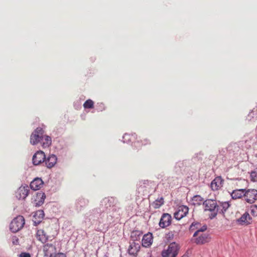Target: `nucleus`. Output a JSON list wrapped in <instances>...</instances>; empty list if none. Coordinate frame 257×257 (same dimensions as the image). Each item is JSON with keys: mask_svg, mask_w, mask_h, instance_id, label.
I'll list each match as a JSON object with an SVG mask.
<instances>
[{"mask_svg": "<svg viewBox=\"0 0 257 257\" xmlns=\"http://www.w3.org/2000/svg\"><path fill=\"white\" fill-rule=\"evenodd\" d=\"M251 113H250L249 114V116L251 115Z\"/></svg>", "mask_w": 257, "mask_h": 257, "instance_id": "nucleus-33", "label": "nucleus"}, {"mask_svg": "<svg viewBox=\"0 0 257 257\" xmlns=\"http://www.w3.org/2000/svg\"><path fill=\"white\" fill-rule=\"evenodd\" d=\"M205 210L211 212L210 217L212 219L216 216L218 211L219 206L216 201L212 199H207L203 202Z\"/></svg>", "mask_w": 257, "mask_h": 257, "instance_id": "nucleus-3", "label": "nucleus"}, {"mask_svg": "<svg viewBox=\"0 0 257 257\" xmlns=\"http://www.w3.org/2000/svg\"><path fill=\"white\" fill-rule=\"evenodd\" d=\"M57 233L56 230L53 231L52 228L48 227L46 230L39 229L37 230L36 237L37 239L42 243L46 242L48 240H52L54 239Z\"/></svg>", "mask_w": 257, "mask_h": 257, "instance_id": "nucleus-1", "label": "nucleus"}, {"mask_svg": "<svg viewBox=\"0 0 257 257\" xmlns=\"http://www.w3.org/2000/svg\"><path fill=\"white\" fill-rule=\"evenodd\" d=\"M44 131L41 127H37L33 132L30 137V143L33 145H36L43 141Z\"/></svg>", "mask_w": 257, "mask_h": 257, "instance_id": "nucleus-6", "label": "nucleus"}, {"mask_svg": "<svg viewBox=\"0 0 257 257\" xmlns=\"http://www.w3.org/2000/svg\"><path fill=\"white\" fill-rule=\"evenodd\" d=\"M43 180L41 178H37L31 182L30 187L34 190H38L43 186Z\"/></svg>", "mask_w": 257, "mask_h": 257, "instance_id": "nucleus-16", "label": "nucleus"}, {"mask_svg": "<svg viewBox=\"0 0 257 257\" xmlns=\"http://www.w3.org/2000/svg\"><path fill=\"white\" fill-rule=\"evenodd\" d=\"M20 257H31V255L29 253L22 252L20 255Z\"/></svg>", "mask_w": 257, "mask_h": 257, "instance_id": "nucleus-30", "label": "nucleus"}, {"mask_svg": "<svg viewBox=\"0 0 257 257\" xmlns=\"http://www.w3.org/2000/svg\"><path fill=\"white\" fill-rule=\"evenodd\" d=\"M256 197L257 191L255 190H248L245 192V200L247 202L250 204L253 203L254 201L256 200Z\"/></svg>", "mask_w": 257, "mask_h": 257, "instance_id": "nucleus-8", "label": "nucleus"}, {"mask_svg": "<svg viewBox=\"0 0 257 257\" xmlns=\"http://www.w3.org/2000/svg\"><path fill=\"white\" fill-rule=\"evenodd\" d=\"M57 157L54 155H50L47 159H45V164L47 168H51L54 166L57 162Z\"/></svg>", "mask_w": 257, "mask_h": 257, "instance_id": "nucleus-18", "label": "nucleus"}, {"mask_svg": "<svg viewBox=\"0 0 257 257\" xmlns=\"http://www.w3.org/2000/svg\"><path fill=\"white\" fill-rule=\"evenodd\" d=\"M55 257H66L65 254L63 253H59L55 255Z\"/></svg>", "mask_w": 257, "mask_h": 257, "instance_id": "nucleus-32", "label": "nucleus"}, {"mask_svg": "<svg viewBox=\"0 0 257 257\" xmlns=\"http://www.w3.org/2000/svg\"><path fill=\"white\" fill-rule=\"evenodd\" d=\"M140 245L139 243H137L135 242H133L130 245L128 249V252L129 254L136 255L138 252L140 250Z\"/></svg>", "mask_w": 257, "mask_h": 257, "instance_id": "nucleus-17", "label": "nucleus"}, {"mask_svg": "<svg viewBox=\"0 0 257 257\" xmlns=\"http://www.w3.org/2000/svg\"><path fill=\"white\" fill-rule=\"evenodd\" d=\"M25 221L23 216L19 215L15 217L10 224V230L13 232H17L24 226Z\"/></svg>", "mask_w": 257, "mask_h": 257, "instance_id": "nucleus-4", "label": "nucleus"}, {"mask_svg": "<svg viewBox=\"0 0 257 257\" xmlns=\"http://www.w3.org/2000/svg\"><path fill=\"white\" fill-rule=\"evenodd\" d=\"M39 196L41 197V200H40L41 201H39L40 203L39 204V205H40V203H41V204L43 203L44 199H45V194L44 193H40L39 194Z\"/></svg>", "mask_w": 257, "mask_h": 257, "instance_id": "nucleus-27", "label": "nucleus"}, {"mask_svg": "<svg viewBox=\"0 0 257 257\" xmlns=\"http://www.w3.org/2000/svg\"><path fill=\"white\" fill-rule=\"evenodd\" d=\"M198 225H199V223H192V224L190 226V230H193L194 229V227L195 226H198Z\"/></svg>", "mask_w": 257, "mask_h": 257, "instance_id": "nucleus-31", "label": "nucleus"}, {"mask_svg": "<svg viewBox=\"0 0 257 257\" xmlns=\"http://www.w3.org/2000/svg\"><path fill=\"white\" fill-rule=\"evenodd\" d=\"M230 204L227 202H224L221 203V205L218 208V210H220V213L224 214L227 209L229 207Z\"/></svg>", "mask_w": 257, "mask_h": 257, "instance_id": "nucleus-25", "label": "nucleus"}, {"mask_svg": "<svg viewBox=\"0 0 257 257\" xmlns=\"http://www.w3.org/2000/svg\"><path fill=\"white\" fill-rule=\"evenodd\" d=\"M44 217V212L42 210H39L37 211L34 215V218L35 219V222H40Z\"/></svg>", "mask_w": 257, "mask_h": 257, "instance_id": "nucleus-20", "label": "nucleus"}, {"mask_svg": "<svg viewBox=\"0 0 257 257\" xmlns=\"http://www.w3.org/2000/svg\"><path fill=\"white\" fill-rule=\"evenodd\" d=\"M207 229L206 225L203 226L200 229H198L193 234L194 241L197 244H203L209 242L211 238L209 234L203 233Z\"/></svg>", "mask_w": 257, "mask_h": 257, "instance_id": "nucleus-2", "label": "nucleus"}, {"mask_svg": "<svg viewBox=\"0 0 257 257\" xmlns=\"http://www.w3.org/2000/svg\"><path fill=\"white\" fill-rule=\"evenodd\" d=\"M164 203V200L163 197H161L160 198L157 199L155 201H154L152 204V206L155 209H158L161 206H162Z\"/></svg>", "mask_w": 257, "mask_h": 257, "instance_id": "nucleus-21", "label": "nucleus"}, {"mask_svg": "<svg viewBox=\"0 0 257 257\" xmlns=\"http://www.w3.org/2000/svg\"><path fill=\"white\" fill-rule=\"evenodd\" d=\"M251 180L255 182L256 181V173L255 172H252L250 174Z\"/></svg>", "mask_w": 257, "mask_h": 257, "instance_id": "nucleus-29", "label": "nucleus"}, {"mask_svg": "<svg viewBox=\"0 0 257 257\" xmlns=\"http://www.w3.org/2000/svg\"><path fill=\"white\" fill-rule=\"evenodd\" d=\"M179 246L178 243L173 242L171 243L167 250H164L162 252V257H176L179 250Z\"/></svg>", "mask_w": 257, "mask_h": 257, "instance_id": "nucleus-5", "label": "nucleus"}, {"mask_svg": "<svg viewBox=\"0 0 257 257\" xmlns=\"http://www.w3.org/2000/svg\"><path fill=\"white\" fill-rule=\"evenodd\" d=\"M115 201H116L114 200V199L112 197L110 198H105L103 200V202L105 203V205L106 206V208L111 207V205L113 206Z\"/></svg>", "mask_w": 257, "mask_h": 257, "instance_id": "nucleus-24", "label": "nucleus"}, {"mask_svg": "<svg viewBox=\"0 0 257 257\" xmlns=\"http://www.w3.org/2000/svg\"><path fill=\"white\" fill-rule=\"evenodd\" d=\"M171 222V216L168 213H164L161 217L159 225L162 228H165L170 225Z\"/></svg>", "mask_w": 257, "mask_h": 257, "instance_id": "nucleus-13", "label": "nucleus"}, {"mask_svg": "<svg viewBox=\"0 0 257 257\" xmlns=\"http://www.w3.org/2000/svg\"><path fill=\"white\" fill-rule=\"evenodd\" d=\"M245 192V191L244 189H237L233 191L231 195L233 199H238L241 198L243 196H244Z\"/></svg>", "mask_w": 257, "mask_h": 257, "instance_id": "nucleus-19", "label": "nucleus"}, {"mask_svg": "<svg viewBox=\"0 0 257 257\" xmlns=\"http://www.w3.org/2000/svg\"><path fill=\"white\" fill-rule=\"evenodd\" d=\"M223 180L220 177H216L211 183V188L214 190H218L222 187Z\"/></svg>", "mask_w": 257, "mask_h": 257, "instance_id": "nucleus-15", "label": "nucleus"}, {"mask_svg": "<svg viewBox=\"0 0 257 257\" xmlns=\"http://www.w3.org/2000/svg\"><path fill=\"white\" fill-rule=\"evenodd\" d=\"M236 222L240 225H247L252 223V219L248 212H245L237 219Z\"/></svg>", "mask_w": 257, "mask_h": 257, "instance_id": "nucleus-10", "label": "nucleus"}, {"mask_svg": "<svg viewBox=\"0 0 257 257\" xmlns=\"http://www.w3.org/2000/svg\"><path fill=\"white\" fill-rule=\"evenodd\" d=\"M189 211V208L184 205L178 207L177 211L174 213V217L177 220H180L186 216Z\"/></svg>", "mask_w": 257, "mask_h": 257, "instance_id": "nucleus-7", "label": "nucleus"}, {"mask_svg": "<svg viewBox=\"0 0 257 257\" xmlns=\"http://www.w3.org/2000/svg\"><path fill=\"white\" fill-rule=\"evenodd\" d=\"M85 108H93L94 107V102L91 99L87 100L83 104Z\"/></svg>", "mask_w": 257, "mask_h": 257, "instance_id": "nucleus-26", "label": "nucleus"}, {"mask_svg": "<svg viewBox=\"0 0 257 257\" xmlns=\"http://www.w3.org/2000/svg\"><path fill=\"white\" fill-rule=\"evenodd\" d=\"M46 159L44 153L42 151L37 152L33 157V163L35 165H38L44 162Z\"/></svg>", "mask_w": 257, "mask_h": 257, "instance_id": "nucleus-11", "label": "nucleus"}, {"mask_svg": "<svg viewBox=\"0 0 257 257\" xmlns=\"http://www.w3.org/2000/svg\"><path fill=\"white\" fill-rule=\"evenodd\" d=\"M29 191V187L28 186H22L18 189L16 196L19 199H24L28 195Z\"/></svg>", "mask_w": 257, "mask_h": 257, "instance_id": "nucleus-12", "label": "nucleus"}, {"mask_svg": "<svg viewBox=\"0 0 257 257\" xmlns=\"http://www.w3.org/2000/svg\"><path fill=\"white\" fill-rule=\"evenodd\" d=\"M41 142L44 148L49 147L51 144V138L48 136L43 135V141H42Z\"/></svg>", "mask_w": 257, "mask_h": 257, "instance_id": "nucleus-22", "label": "nucleus"}, {"mask_svg": "<svg viewBox=\"0 0 257 257\" xmlns=\"http://www.w3.org/2000/svg\"><path fill=\"white\" fill-rule=\"evenodd\" d=\"M257 210V205H254L251 207V213L252 215H254Z\"/></svg>", "mask_w": 257, "mask_h": 257, "instance_id": "nucleus-28", "label": "nucleus"}, {"mask_svg": "<svg viewBox=\"0 0 257 257\" xmlns=\"http://www.w3.org/2000/svg\"><path fill=\"white\" fill-rule=\"evenodd\" d=\"M43 251L45 256L52 257L53 254L56 253V248L55 245L52 243H47L43 246Z\"/></svg>", "mask_w": 257, "mask_h": 257, "instance_id": "nucleus-9", "label": "nucleus"}, {"mask_svg": "<svg viewBox=\"0 0 257 257\" xmlns=\"http://www.w3.org/2000/svg\"><path fill=\"white\" fill-rule=\"evenodd\" d=\"M153 237L151 233H148L143 236L142 242V245L148 247L151 246L153 243Z\"/></svg>", "mask_w": 257, "mask_h": 257, "instance_id": "nucleus-14", "label": "nucleus"}, {"mask_svg": "<svg viewBox=\"0 0 257 257\" xmlns=\"http://www.w3.org/2000/svg\"><path fill=\"white\" fill-rule=\"evenodd\" d=\"M192 201L194 205H199L204 202L203 198L200 195L194 196L192 199Z\"/></svg>", "mask_w": 257, "mask_h": 257, "instance_id": "nucleus-23", "label": "nucleus"}]
</instances>
